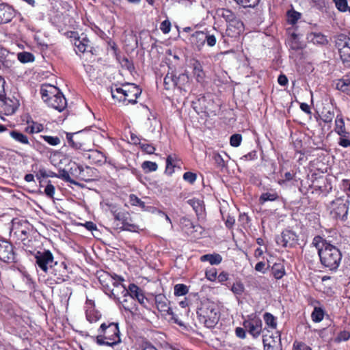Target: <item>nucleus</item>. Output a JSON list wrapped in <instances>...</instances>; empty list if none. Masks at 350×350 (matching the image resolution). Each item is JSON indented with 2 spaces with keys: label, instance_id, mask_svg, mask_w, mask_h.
<instances>
[{
  "label": "nucleus",
  "instance_id": "obj_1",
  "mask_svg": "<svg viewBox=\"0 0 350 350\" xmlns=\"http://www.w3.org/2000/svg\"><path fill=\"white\" fill-rule=\"evenodd\" d=\"M318 254L322 265L329 271L338 269L342 260V253L338 247L324 240Z\"/></svg>",
  "mask_w": 350,
  "mask_h": 350
},
{
  "label": "nucleus",
  "instance_id": "obj_2",
  "mask_svg": "<svg viewBox=\"0 0 350 350\" xmlns=\"http://www.w3.org/2000/svg\"><path fill=\"white\" fill-rule=\"evenodd\" d=\"M199 321L207 328H213L219 319V314L213 304H204L197 311Z\"/></svg>",
  "mask_w": 350,
  "mask_h": 350
},
{
  "label": "nucleus",
  "instance_id": "obj_3",
  "mask_svg": "<svg viewBox=\"0 0 350 350\" xmlns=\"http://www.w3.org/2000/svg\"><path fill=\"white\" fill-rule=\"evenodd\" d=\"M112 213L115 229L132 232H137L139 230L138 226L130 223L131 217L128 212L124 210H115L112 211Z\"/></svg>",
  "mask_w": 350,
  "mask_h": 350
},
{
  "label": "nucleus",
  "instance_id": "obj_4",
  "mask_svg": "<svg viewBox=\"0 0 350 350\" xmlns=\"http://www.w3.org/2000/svg\"><path fill=\"white\" fill-rule=\"evenodd\" d=\"M120 288L123 297L129 295L132 299L137 301L144 308H148V299L145 297L144 291L136 284L132 283L129 285L128 288L124 285H117Z\"/></svg>",
  "mask_w": 350,
  "mask_h": 350
},
{
  "label": "nucleus",
  "instance_id": "obj_5",
  "mask_svg": "<svg viewBox=\"0 0 350 350\" xmlns=\"http://www.w3.org/2000/svg\"><path fill=\"white\" fill-rule=\"evenodd\" d=\"M33 256L36 265L46 273L57 265L53 254L49 250L37 251Z\"/></svg>",
  "mask_w": 350,
  "mask_h": 350
},
{
  "label": "nucleus",
  "instance_id": "obj_6",
  "mask_svg": "<svg viewBox=\"0 0 350 350\" xmlns=\"http://www.w3.org/2000/svg\"><path fill=\"white\" fill-rule=\"evenodd\" d=\"M349 201L337 198L331 204L330 214L335 219L345 221L347 219Z\"/></svg>",
  "mask_w": 350,
  "mask_h": 350
},
{
  "label": "nucleus",
  "instance_id": "obj_7",
  "mask_svg": "<svg viewBox=\"0 0 350 350\" xmlns=\"http://www.w3.org/2000/svg\"><path fill=\"white\" fill-rule=\"evenodd\" d=\"M276 243L282 245L284 247H293L298 244V236L296 233L290 230H284L280 236L276 238Z\"/></svg>",
  "mask_w": 350,
  "mask_h": 350
},
{
  "label": "nucleus",
  "instance_id": "obj_8",
  "mask_svg": "<svg viewBox=\"0 0 350 350\" xmlns=\"http://www.w3.org/2000/svg\"><path fill=\"white\" fill-rule=\"evenodd\" d=\"M66 139L68 144L76 150H89L86 142L83 137L82 131L77 133H66Z\"/></svg>",
  "mask_w": 350,
  "mask_h": 350
},
{
  "label": "nucleus",
  "instance_id": "obj_9",
  "mask_svg": "<svg viewBox=\"0 0 350 350\" xmlns=\"http://www.w3.org/2000/svg\"><path fill=\"white\" fill-rule=\"evenodd\" d=\"M15 255L12 245L6 240H0V260L5 262H14Z\"/></svg>",
  "mask_w": 350,
  "mask_h": 350
},
{
  "label": "nucleus",
  "instance_id": "obj_10",
  "mask_svg": "<svg viewBox=\"0 0 350 350\" xmlns=\"http://www.w3.org/2000/svg\"><path fill=\"white\" fill-rule=\"evenodd\" d=\"M19 105L18 100L15 98L5 97V95L0 98V112L5 115L13 114Z\"/></svg>",
  "mask_w": 350,
  "mask_h": 350
},
{
  "label": "nucleus",
  "instance_id": "obj_11",
  "mask_svg": "<svg viewBox=\"0 0 350 350\" xmlns=\"http://www.w3.org/2000/svg\"><path fill=\"white\" fill-rule=\"evenodd\" d=\"M74 170L79 179L86 182L93 180L97 176L96 170L89 166L76 165Z\"/></svg>",
  "mask_w": 350,
  "mask_h": 350
},
{
  "label": "nucleus",
  "instance_id": "obj_12",
  "mask_svg": "<svg viewBox=\"0 0 350 350\" xmlns=\"http://www.w3.org/2000/svg\"><path fill=\"white\" fill-rule=\"evenodd\" d=\"M123 90L125 97L128 98L126 100L127 104L137 103V99L142 94V90L138 86L134 84H128L124 85Z\"/></svg>",
  "mask_w": 350,
  "mask_h": 350
},
{
  "label": "nucleus",
  "instance_id": "obj_13",
  "mask_svg": "<svg viewBox=\"0 0 350 350\" xmlns=\"http://www.w3.org/2000/svg\"><path fill=\"white\" fill-rule=\"evenodd\" d=\"M243 325L254 338L258 337L262 332V321L259 319L245 321Z\"/></svg>",
  "mask_w": 350,
  "mask_h": 350
},
{
  "label": "nucleus",
  "instance_id": "obj_14",
  "mask_svg": "<svg viewBox=\"0 0 350 350\" xmlns=\"http://www.w3.org/2000/svg\"><path fill=\"white\" fill-rule=\"evenodd\" d=\"M60 93L62 92L58 88L49 84L42 85L40 88V94L44 103H46Z\"/></svg>",
  "mask_w": 350,
  "mask_h": 350
},
{
  "label": "nucleus",
  "instance_id": "obj_15",
  "mask_svg": "<svg viewBox=\"0 0 350 350\" xmlns=\"http://www.w3.org/2000/svg\"><path fill=\"white\" fill-rule=\"evenodd\" d=\"M46 103L49 107L57 110L59 112L62 111L67 106L66 99L62 93H60L57 96L53 97Z\"/></svg>",
  "mask_w": 350,
  "mask_h": 350
},
{
  "label": "nucleus",
  "instance_id": "obj_16",
  "mask_svg": "<svg viewBox=\"0 0 350 350\" xmlns=\"http://www.w3.org/2000/svg\"><path fill=\"white\" fill-rule=\"evenodd\" d=\"M75 46L76 47V53H84L85 52H91L92 46H90V42L87 38L86 36L81 35L77 40L75 41Z\"/></svg>",
  "mask_w": 350,
  "mask_h": 350
},
{
  "label": "nucleus",
  "instance_id": "obj_17",
  "mask_svg": "<svg viewBox=\"0 0 350 350\" xmlns=\"http://www.w3.org/2000/svg\"><path fill=\"white\" fill-rule=\"evenodd\" d=\"M205 31H197L191 36L189 40L191 44L200 51L205 44Z\"/></svg>",
  "mask_w": 350,
  "mask_h": 350
},
{
  "label": "nucleus",
  "instance_id": "obj_18",
  "mask_svg": "<svg viewBox=\"0 0 350 350\" xmlns=\"http://www.w3.org/2000/svg\"><path fill=\"white\" fill-rule=\"evenodd\" d=\"M157 309L161 312H166L168 314H173L172 309L168 306V300L162 294L157 295L154 297Z\"/></svg>",
  "mask_w": 350,
  "mask_h": 350
},
{
  "label": "nucleus",
  "instance_id": "obj_19",
  "mask_svg": "<svg viewBox=\"0 0 350 350\" xmlns=\"http://www.w3.org/2000/svg\"><path fill=\"white\" fill-rule=\"evenodd\" d=\"M111 278L113 280V285L116 287V289L111 290V298L116 301H119L120 297H119L120 294L122 295L120 291V288H118L117 285H124L122 282L124 280V278L121 276L118 275L116 273H111Z\"/></svg>",
  "mask_w": 350,
  "mask_h": 350
},
{
  "label": "nucleus",
  "instance_id": "obj_20",
  "mask_svg": "<svg viewBox=\"0 0 350 350\" xmlns=\"http://www.w3.org/2000/svg\"><path fill=\"white\" fill-rule=\"evenodd\" d=\"M111 47L112 48V49L113 51L114 55L116 58V60L121 65V66L122 68H124L129 71H131L132 70L134 69V66H133V62H131L130 60H129V59L125 57H121V55L118 53V49H117V47L115 45V44L113 46H111Z\"/></svg>",
  "mask_w": 350,
  "mask_h": 350
},
{
  "label": "nucleus",
  "instance_id": "obj_21",
  "mask_svg": "<svg viewBox=\"0 0 350 350\" xmlns=\"http://www.w3.org/2000/svg\"><path fill=\"white\" fill-rule=\"evenodd\" d=\"M335 131L340 135V137L350 136V132L346 129L343 118L339 116H337L335 120Z\"/></svg>",
  "mask_w": 350,
  "mask_h": 350
},
{
  "label": "nucleus",
  "instance_id": "obj_22",
  "mask_svg": "<svg viewBox=\"0 0 350 350\" xmlns=\"http://www.w3.org/2000/svg\"><path fill=\"white\" fill-rule=\"evenodd\" d=\"M189 78L187 73H180L178 75L175 74V87L180 90L187 91L186 88L189 85Z\"/></svg>",
  "mask_w": 350,
  "mask_h": 350
},
{
  "label": "nucleus",
  "instance_id": "obj_23",
  "mask_svg": "<svg viewBox=\"0 0 350 350\" xmlns=\"http://www.w3.org/2000/svg\"><path fill=\"white\" fill-rule=\"evenodd\" d=\"M334 118V108L332 106H326L323 108L320 114V118L323 122L331 123Z\"/></svg>",
  "mask_w": 350,
  "mask_h": 350
},
{
  "label": "nucleus",
  "instance_id": "obj_24",
  "mask_svg": "<svg viewBox=\"0 0 350 350\" xmlns=\"http://www.w3.org/2000/svg\"><path fill=\"white\" fill-rule=\"evenodd\" d=\"M307 40L317 44L324 45L327 43L326 37L321 33L311 32L307 35Z\"/></svg>",
  "mask_w": 350,
  "mask_h": 350
},
{
  "label": "nucleus",
  "instance_id": "obj_25",
  "mask_svg": "<svg viewBox=\"0 0 350 350\" xmlns=\"http://www.w3.org/2000/svg\"><path fill=\"white\" fill-rule=\"evenodd\" d=\"M111 332H113V335L111 336V347H114L118 343L121 342L120 339V332L118 323H111Z\"/></svg>",
  "mask_w": 350,
  "mask_h": 350
},
{
  "label": "nucleus",
  "instance_id": "obj_26",
  "mask_svg": "<svg viewBox=\"0 0 350 350\" xmlns=\"http://www.w3.org/2000/svg\"><path fill=\"white\" fill-rule=\"evenodd\" d=\"M192 66L193 73L196 80L198 82L202 81L205 77V73L203 70L201 63L198 60H194L192 64Z\"/></svg>",
  "mask_w": 350,
  "mask_h": 350
},
{
  "label": "nucleus",
  "instance_id": "obj_27",
  "mask_svg": "<svg viewBox=\"0 0 350 350\" xmlns=\"http://www.w3.org/2000/svg\"><path fill=\"white\" fill-rule=\"evenodd\" d=\"M264 350H281L280 343L272 336L263 337Z\"/></svg>",
  "mask_w": 350,
  "mask_h": 350
},
{
  "label": "nucleus",
  "instance_id": "obj_28",
  "mask_svg": "<svg viewBox=\"0 0 350 350\" xmlns=\"http://www.w3.org/2000/svg\"><path fill=\"white\" fill-rule=\"evenodd\" d=\"M187 203L192 206L198 216L202 215L204 211V204L202 200L199 199H190L187 201Z\"/></svg>",
  "mask_w": 350,
  "mask_h": 350
},
{
  "label": "nucleus",
  "instance_id": "obj_29",
  "mask_svg": "<svg viewBox=\"0 0 350 350\" xmlns=\"http://www.w3.org/2000/svg\"><path fill=\"white\" fill-rule=\"evenodd\" d=\"M176 167H178L179 168L180 167L177 165V159L176 155L174 154L167 156L166 159L165 173L167 174L168 175H172L174 173V169Z\"/></svg>",
  "mask_w": 350,
  "mask_h": 350
},
{
  "label": "nucleus",
  "instance_id": "obj_30",
  "mask_svg": "<svg viewBox=\"0 0 350 350\" xmlns=\"http://www.w3.org/2000/svg\"><path fill=\"white\" fill-rule=\"evenodd\" d=\"M340 59L345 66H350V46L347 43L339 50Z\"/></svg>",
  "mask_w": 350,
  "mask_h": 350
},
{
  "label": "nucleus",
  "instance_id": "obj_31",
  "mask_svg": "<svg viewBox=\"0 0 350 350\" xmlns=\"http://www.w3.org/2000/svg\"><path fill=\"white\" fill-rule=\"evenodd\" d=\"M336 88L340 91L350 93V73L340 79L336 83Z\"/></svg>",
  "mask_w": 350,
  "mask_h": 350
},
{
  "label": "nucleus",
  "instance_id": "obj_32",
  "mask_svg": "<svg viewBox=\"0 0 350 350\" xmlns=\"http://www.w3.org/2000/svg\"><path fill=\"white\" fill-rule=\"evenodd\" d=\"M200 260L202 262H206L208 261L210 262L211 265H219L221 260L222 257L219 254H205L200 257Z\"/></svg>",
  "mask_w": 350,
  "mask_h": 350
},
{
  "label": "nucleus",
  "instance_id": "obj_33",
  "mask_svg": "<svg viewBox=\"0 0 350 350\" xmlns=\"http://www.w3.org/2000/svg\"><path fill=\"white\" fill-rule=\"evenodd\" d=\"M271 273L275 279H281L285 274L284 266L282 263H274L271 267Z\"/></svg>",
  "mask_w": 350,
  "mask_h": 350
},
{
  "label": "nucleus",
  "instance_id": "obj_34",
  "mask_svg": "<svg viewBox=\"0 0 350 350\" xmlns=\"http://www.w3.org/2000/svg\"><path fill=\"white\" fill-rule=\"evenodd\" d=\"M228 29L239 33L243 29V23L239 18L235 17L228 23Z\"/></svg>",
  "mask_w": 350,
  "mask_h": 350
},
{
  "label": "nucleus",
  "instance_id": "obj_35",
  "mask_svg": "<svg viewBox=\"0 0 350 350\" xmlns=\"http://www.w3.org/2000/svg\"><path fill=\"white\" fill-rule=\"evenodd\" d=\"M279 198V196L277 192L273 190L263 193L259 198V202L260 204H263L267 201H275Z\"/></svg>",
  "mask_w": 350,
  "mask_h": 350
},
{
  "label": "nucleus",
  "instance_id": "obj_36",
  "mask_svg": "<svg viewBox=\"0 0 350 350\" xmlns=\"http://www.w3.org/2000/svg\"><path fill=\"white\" fill-rule=\"evenodd\" d=\"M111 95L112 98L118 103L125 102L127 98L125 97L123 88H116L115 90L111 88Z\"/></svg>",
  "mask_w": 350,
  "mask_h": 350
},
{
  "label": "nucleus",
  "instance_id": "obj_37",
  "mask_svg": "<svg viewBox=\"0 0 350 350\" xmlns=\"http://www.w3.org/2000/svg\"><path fill=\"white\" fill-rule=\"evenodd\" d=\"M10 135L12 139L21 144H29L27 137L18 131H10Z\"/></svg>",
  "mask_w": 350,
  "mask_h": 350
},
{
  "label": "nucleus",
  "instance_id": "obj_38",
  "mask_svg": "<svg viewBox=\"0 0 350 350\" xmlns=\"http://www.w3.org/2000/svg\"><path fill=\"white\" fill-rule=\"evenodd\" d=\"M164 86L166 90L175 87V74L168 72L164 78Z\"/></svg>",
  "mask_w": 350,
  "mask_h": 350
},
{
  "label": "nucleus",
  "instance_id": "obj_39",
  "mask_svg": "<svg viewBox=\"0 0 350 350\" xmlns=\"http://www.w3.org/2000/svg\"><path fill=\"white\" fill-rule=\"evenodd\" d=\"M324 317V311L321 308L315 307L312 312L311 317L313 321L320 322L323 320Z\"/></svg>",
  "mask_w": 350,
  "mask_h": 350
},
{
  "label": "nucleus",
  "instance_id": "obj_40",
  "mask_svg": "<svg viewBox=\"0 0 350 350\" xmlns=\"http://www.w3.org/2000/svg\"><path fill=\"white\" fill-rule=\"evenodd\" d=\"M219 15L224 18L228 24L237 17L236 14L228 9H221L219 10Z\"/></svg>",
  "mask_w": 350,
  "mask_h": 350
},
{
  "label": "nucleus",
  "instance_id": "obj_41",
  "mask_svg": "<svg viewBox=\"0 0 350 350\" xmlns=\"http://www.w3.org/2000/svg\"><path fill=\"white\" fill-rule=\"evenodd\" d=\"M17 56L18 59L22 63H28L34 61V56L28 52L19 53Z\"/></svg>",
  "mask_w": 350,
  "mask_h": 350
},
{
  "label": "nucleus",
  "instance_id": "obj_42",
  "mask_svg": "<svg viewBox=\"0 0 350 350\" xmlns=\"http://www.w3.org/2000/svg\"><path fill=\"white\" fill-rule=\"evenodd\" d=\"M174 295L176 296L185 295L188 291V287L183 284H178L174 286Z\"/></svg>",
  "mask_w": 350,
  "mask_h": 350
},
{
  "label": "nucleus",
  "instance_id": "obj_43",
  "mask_svg": "<svg viewBox=\"0 0 350 350\" xmlns=\"http://www.w3.org/2000/svg\"><path fill=\"white\" fill-rule=\"evenodd\" d=\"M264 321H265L266 324L271 327V328H275L277 323L275 321V318L273 315H272L269 312H265L263 315Z\"/></svg>",
  "mask_w": 350,
  "mask_h": 350
},
{
  "label": "nucleus",
  "instance_id": "obj_44",
  "mask_svg": "<svg viewBox=\"0 0 350 350\" xmlns=\"http://www.w3.org/2000/svg\"><path fill=\"white\" fill-rule=\"evenodd\" d=\"M287 16L288 22L290 24L294 25L301 18V13L293 10L288 12Z\"/></svg>",
  "mask_w": 350,
  "mask_h": 350
},
{
  "label": "nucleus",
  "instance_id": "obj_45",
  "mask_svg": "<svg viewBox=\"0 0 350 350\" xmlns=\"http://www.w3.org/2000/svg\"><path fill=\"white\" fill-rule=\"evenodd\" d=\"M85 314L87 320L90 323L97 321L100 317L99 312L95 310H88V312L85 313Z\"/></svg>",
  "mask_w": 350,
  "mask_h": 350
},
{
  "label": "nucleus",
  "instance_id": "obj_46",
  "mask_svg": "<svg viewBox=\"0 0 350 350\" xmlns=\"http://www.w3.org/2000/svg\"><path fill=\"white\" fill-rule=\"evenodd\" d=\"M142 167L145 172H151L156 171L158 166L155 162L146 161L142 164Z\"/></svg>",
  "mask_w": 350,
  "mask_h": 350
},
{
  "label": "nucleus",
  "instance_id": "obj_47",
  "mask_svg": "<svg viewBox=\"0 0 350 350\" xmlns=\"http://www.w3.org/2000/svg\"><path fill=\"white\" fill-rule=\"evenodd\" d=\"M44 129V126L42 124L32 122L31 124L29 125L26 131L30 133H36L42 131Z\"/></svg>",
  "mask_w": 350,
  "mask_h": 350
},
{
  "label": "nucleus",
  "instance_id": "obj_48",
  "mask_svg": "<svg viewBox=\"0 0 350 350\" xmlns=\"http://www.w3.org/2000/svg\"><path fill=\"white\" fill-rule=\"evenodd\" d=\"M239 5L243 8H254L257 5L260 0H234Z\"/></svg>",
  "mask_w": 350,
  "mask_h": 350
},
{
  "label": "nucleus",
  "instance_id": "obj_49",
  "mask_svg": "<svg viewBox=\"0 0 350 350\" xmlns=\"http://www.w3.org/2000/svg\"><path fill=\"white\" fill-rule=\"evenodd\" d=\"M129 202L133 206H138L142 208H144L146 206L145 203L135 194H131L129 196Z\"/></svg>",
  "mask_w": 350,
  "mask_h": 350
},
{
  "label": "nucleus",
  "instance_id": "obj_50",
  "mask_svg": "<svg viewBox=\"0 0 350 350\" xmlns=\"http://www.w3.org/2000/svg\"><path fill=\"white\" fill-rule=\"evenodd\" d=\"M40 137L51 146H57L61 142L60 139L58 137L49 135H41Z\"/></svg>",
  "mask_w": 350,
  "mask_h": 350
},
{
  "label": "nucleus",
  "instance_id": "obj_51",
  "mask_svg": "<svg viewBox=\"0 0 350 350\" xmlns=\"http://www.w3.org/2000/svg\"><path fill=\"white\" fill-rule=\"evenodd\" d=\"M245 290L244 285L241 282H237L234 283L231 287V291L235 294L238 295H241Z\"/></svg>",
  "mask_w": 350,
  "mask_h": 350
},
{
  "label": "nucleus",
  "instance_id": "obj_52",
  "mask_svg": "<svg viewBox=\"0 0 350 350\" xmlns=\"http://www.w3.org/2000/svg\"><path fill=\"white\" fill-rule=\"evenodd\" d=\"M206 32V38H205V43L208 46L213 47L216 44L217 42V38L215 35L211 34L208 31H205Z\"/></svg>",
  "mask_w": 350,
  "mask_h": 350
},
{
  "label": "nucleus",
  "instance_id": "obj_53",
  "mask_svg": "<svg viewBox=\"0 0 350 350\" xmlns=\"http://www.w3.org/2000/svg\"><path fill=\"white\" fill-rule=\"evenodd\" d=\"M350 338V332L348 331H342L335 338L334 341L336 342H340L342 341H347Z\"/></svg>",
  "mask_w": 350,
  "mask_h": 350
},
{
  "label": "nucleus",
  "instance_id": "obj_54",
  "mask_svg": "<svg viewBox=\"0 0 350 350\" xmlns=\"http://www.w3.org/2000/svg\"><path fill=\"white\" fill-rule=\"evenodd\" d=\"M241 134H233L230 138V144L233 147H238L241 144Z\"/></svg>",
  "mask_w": 350,
  "mask_h": 350
},
{
  "label": "nucleus",
  "instance_id": "obj_55",
  "mask_svg": "<svg viewBox=\"0 0 350 350\" xmlns=\"http://www.w3.org/2000/svg\"><path fill=\"white\" fill-rule=\"evenodd\" d=\"M336 8L341 12H346L348 9L347 1V0H333Z\"/></svg>",
  "mask_w": 350,
  "mask_h": 350
},
{
  "label": "nucleus",
  "instance_id": "obj_56",
  "mask_svg": "<svg viewBox=\"0 0 350 350\" xmlns=\"http://www.w3.org/2000/svg\"><path fill=\"white\" fill-rule=\"evenodd\" d=\"M196 174L191 172H187L183 174V179L190 184H193L196 180Z\"/></svg>",
  "mask_w": 350,
  "mask_h": 350
},
{
  "label": "nucleus",
  "instance_id": "obj_57",
  "mask_svg": "<svg viewBox=\"0 0 350 350\" xmlns=\"http://www.w3.org/2000/svg\"><path fill=\"white\" fill-rule=\"evenodd\" d=\"M57 178H62L70 183H74V181L71 180L68 172L64 169L59 170V173L57 175Z\"/></svg>",
  "mask_w": 350,
  "mask_h": 350
},
{
  "label": "nucleus",
  "instance_id": "obj_58",
  "mask_svg": "<svg viewBox=\"0 0 350 350\" xmlns=\"http://www.w3.org/2000/svg\"><path fill=\"white\" fill-rule=\"evenodd\" d=\"M107 276V273L105 272H100L98 273V280L100 282V284L103 285V287H106L105 293L107 294V288H108V283L106 281V277Z\"/></svg>",
  "mask_w": 350,
  "mask_h": 350
},
{
  "label": "nucleus",
  "instance_id": "obj_59",
  "mask_svg": "<svg viewBox=\"0 0 350 350\" xmlns=\"http://www.w3.org/2000/svg\"><path fill=\"white\" fill-rule=\"evenodd\" d=\"M160 29L164 33H169L171 29V23L168 20L163 21L161 24Z\"/></svg>",
  "mask_w": 350,
  "mask_h": 350
},
{
  "label": "nucleus",
  "instance_id": "obj_60",
  "mask_svg": "<svg viewBox=\"0 0 350 350\" xmlns=\"http://www.w3.org/2000/svg\"><path fill=\"white\" fill-rule=\"evenodd\" d=\"M141 149L148 154H152L155 150V148L148 144H142L139 145Z\"/></svg>",
  "mask_w": 350,
  "mask_h": 350
},
{
  "label": "nucleus",
  "instance_id": "obj_61",
  "mask_svg": "<svg viewBox=\"0 0 350 350\" xmlns=\"http://www.w3.org/2000/svg\"><path fill=\"white\" fill-rule=\"evenodd\" d=\"M257 158L256 151L253 150L240 158L241 160L252 161Z\"/></svg>",
  "mask_w": 350,
  "mask_h": 350
},
{
  "label": "nucleus",
  "instance_id": "obj_62",
  "mask_svg": "<svg viewBox=\"0 0 350 350\" xmlns=\"http://www.w3.org/2000/svg\"><path fill=\"white\" fill-rule=\"evenodd\" d=\"M293 350H312V349L305 343L295 342Z\"/></svg>",
  "mask_w": 350,
  "mask_h": 350
},
{
  "label": "nucleus",
  "instance_id": "obj_63",
  "mask_svg": "<svg viewBox=\"0 0 350 350\" xmlns=\"http://www.w3.org/2000/svg\"><path fill=\"white\" fill-rule=\"evenodd\" d=\"M45 194L49 196V198H53V196L55 194V187L51 184H48L44 189Z\"/></svg>",
  "mask_w": 350,
  "mask_h": 350
},
{
  "label": "nucleus",
  "instance_id": "obj_64",
  "mask_svg": "<svg viewBox=\"0 0 350 350\" xmlns=\"http://www.w3.org/2000/svg\"><path fill=\"white\" fill-rule=\"evenodd\" d=\"M338 144L344 148L350 146V136L349 137H340Z\"/></svg>",
  "mask_w": 350,
  "mask_h": 350
}]
</instances>
